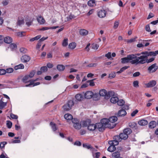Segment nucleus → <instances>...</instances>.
Masks as SVG:
<instances>
[{
    "instance_id": "obj_56",
    "label": "nucleus",
    "mask_w": 158,
    "mask_h": 158,
    "mask_svg": "<svg viewBox=\"0 0 158 158\" xmlns=\"http://www.w3.org/2000/svg\"><path fill=\"white\" fill-rule=\"evenodd\" d=\"M35 72L34 71H32L30 72L29 75H28L29 76V77L32 78V77L35 74Z\"/></svg>"
},
{
    "instance_id": "obj_53",
    "label": "nucleus",
    "mask_w": 158,
    "mask_h": 158,
    "mask_svg": "<svg viewBox=\"0 0 158 158\" xmlns=\"http://www.w3.org/2000/svg\"><path fill=\"white\" fill-rule=\"evenodd\" d=\"M133 86L135 87H138L139 85V81H135L133 82Z\"/></svg>"
},
{
    "instance_id": "obj_43",
    "label": "nucleus",
    "mask_w": 158,
    "mask_h": 158,
    "mask_svg": "<svg viewBox=\"0 0 158 158\" xmlns=\"http://www.w3.org/2000/svg\"><path fill=\"white\" fill-rule=\"evenodd\" d=\"M117 104L119 106H123L125 103V102L122 99L118 100L117 101Z\"/></svg>"
},
{
    "instance_id": "obj_33",
    "label": "nucleus",
    "mask_w": 158,
    "mask_h": 158,
    "mask_svg": "<svg viewBox=\"0 0 158 158\" xmlns=\"http://www.w3.org/2000/svg\"><path fill=\"white\" fill-rule=\"evenodd\" d=\"M50 125L51 126L52 130L54 131H55L56 130L57 128L56 127V125L55 123H54L52 122H51L50 123Z\"/></svg>"
},
{
    "instance_id": "obj_46",
    "label": "nucleus",
    "mask_w": 158,
    "mask_h": 158,
    "mask_svg": "<svg viewBox=\"0 0 158 158\" xmlns=\"http://www.w3.org/2000/svg\"><path fill=\"white\" fill-rule=\"evenodd\" d=\"M113 140H114L115 141H117L118 142L121 141V140L119 135L114 136L113 137Z\"/></svg>"
},
{
    "instance_id": "obj_45",
    "label": "nucleus",
    "mask_w": 158,
    "mask_h": 158,
    "mask_svg": "<svg viewBox=\"0 0 158 158\" xmlns=\"http://www.w3.org/2000/svg\"><path fill=\"white\" fill-rule=\"evenodd\" d=\"M6 125L7 127L10 129V128L12 125V123L10 121L8 120L6 121Z\"/></svg>"
},
{
    "instance_id": "obj_38",
    "label": "nucleus",
    "mask_w": 158,
    "mask_h": 158,
    "mask_svg": "<svg viewBox=\"0 0 158 158\" xmlns=\"http://www.w3.org/2000/svg\"><path fill=\"white\" fill-rule=\"evenodd\" d=\"M73 127L76 129H80L81 127V124L79 123L73 124Z\"/></svg>"
},
{
    "instance_id": "obj_4",
    "label": "nucleus",
    "mask_w": 158,
    "mask_h": 158,
    "mask_svg": "<svg viewBox=\"0 0 158 158\" xmlns=\"http://www.w3.org/2000/svg\"><path fill=\"white\" fill-rule=\"evenodd\" d=\"M135 58V56L134 55H128L127 57H124L121 59V63L122 64H126L129 62L130 63V61Z\"/></svg>"
},
{
    "instance_id": "obj_23",
    "label": "nucleus",
    "mask_w": 158,
    "mask_h": 158,
    "mask_svg": "<svg viewBox=\"0 0 158 158\" xmlns=\"http://www.w3.org/2000/svg\"><path fill=\"white\" fill-rule=\"evenodd\" d=\"M88 31L84 29H82L80 30L79 33L82 36H85L88 34Z\"/></svg>"
},
{
    "instance_id": "obj_34",
    "label": "nucleus",
    "mask_w": 158,
    "mask_h": 158,
    "mask_svg": "<svg viewBox=\"0 0 158 158\" xmlns=\"http://www.w3.org/2000/svg\"><path fill=\"white\" fill-rule=\"evenodd\" d=\"M24 68V65L22 64H21L15 66L14 69L15 70H17L20 69H23Z\"/></svg>"
},
{
    "instance_id": "obj_2",
    "label": "nucleus",
    "mask_w": 158,
    "mask_h": 158,
    "mask_svg": "<svg viewBox=\"0 0 158 158\" xmlns=\"http://www.w3.org/2000/svg\"><path fill=\"white\" fill-rule=\"evenodd\" d=\"M114 92L112 91H109L107 92L105 89H102L100 90L99 94L100 96H105L106 99H108L110 98V96L113 94Z\"/></svg>"
},
{
    "instance_id": "obj_35",
    "label": "nucleus",
    "mask_w": 158,
    "mask_h": 158,
    "mask_svg": "<svg viewBox=\"0 0 158 158\" xmlns=\"http://www.w3.org/2000/svg\"><path fill=\"white\" fill-rule=\"evenodd\" d=\"M29 78V77L28 75H26L23 77L22 79V81L24 83H26L28 81L27 80H28Z\"/></svg>"
},
{
    "instance_id": "obj_31",
    "label": "nucleus",
    "mask_w": 158,
    "mask_h": 158,
    "mask_svg": "<svg viewBox=\"0 0 158 158\" xmlns=\"http://www.w3.org/2000/svg\"><path fill=\"white\" fill-rule=\"evenodd\" d=\"M118 99V98L117 97H113L110 99V101L112 103H115L117 102Z\"/></svg>"
},
{
    "instance_id": "obj_61",
    "label": "nucleus",
    "mask_w": 158,
    "mask_h": 158,
    "mask_svg": "<svg viewBox=\"0 0 158 158\" xmlns=\"http://www.w3.org/2000/svg\"><path fill=\"white\" fill-rule=\"evenodd\" d=\"M7 142H1L0 144V147L1 148H3L4 147L5 145L6 144Z\"/></svg>"
},
{
    "instance_id": "obj_11",
    "label": "nucleus",
    "mask_w": 158,
    "mask_h": 158,
    "mask_svg": "<svg viewBox=\"0 0 158 158\" xmlns=\"http://www.w3.org/2000/svg\"><path fill=\"white\" fill-rule=\"evenodd\" d=\"M141 53H137V54H131V55H134L135 56V58H134L133 60H131V61H130V63H131V64H140V63H134V61L135 60H137V59H138L139 60V61H140V59H138V58L140 56H139V57H137V56H139L140 55H141Z\"/></svg>"
},
{
    "instance_id": "obj_20",
    "label": "nucleus",
    "mask_w": 158,
    "mask_h": 158,
    "mask_svg": "<svg viewBox=\"0 0 158 158\" xmlns=\"http://www.w3.org/2000/svg\"><path fill=\"white\" fill-rule=\"evenodd\" d=\"M119 136L121 140H126L127 139L128 137V136H127V135H126L123 131V133H122L120 134Z\"/></svg>"
},
{
    "instance_id": "obj_29",
    "label": "nucleus",
    "mask_w": 158,
    "mask_h": 158,
    "mask_svg": "<svg viewBox=\"0 0 158 158\" xmlns=\"http://www.w3.org/2000/svg\"><path fill=\"white\" fill-rule=\"evenodd\" d=\"M64 118L67 120H72L73 118V116L70 114H66L64 115Z\"/></svg>"
},
{
    "instance_id": "obj_58",
    "label": "nucleus",
    "mask_w": 158,
    "mask_h": 158,
    "mask_svg": "<svg viewBox=\"0 0 158 158\" xmlns=\"http://www.w3.org/2000/svg\"><path fill=\"white\" fill-rule=\"evenodd\" d=\"M145 29L146 31L148 32H151V30L149 26V24L147 25L145 27Z\"/></svg>"
},
{
    "instance_id": "obj_5",
    "label": "nucleus",
    "mask_w": 158,
    "mask_h": 158,
    "mask_svg": "<svg viewBox=\"0 0 158 158\" xmlns=\"http://www.w3.org/2000/svg\"><path fill=\"white\" fill-rule=\"evenodd\" d=\"M101 122L105 126L106 128H109L110 129L113 128L114 125H111L110 123L109 119L106 118H104L101 119Z\"/></svg>"
},
{
    "instance_id": "obj_28",
    "label": "nucleus",
    "mask_w": 158,
    "mask_h": 158,
    "mask_svg": "<svg viewBox=\"0 0 158 158\" xmlns=\"http://www.w3.org/2000/svg\"><path fill=\"white\" fill-rule=\"evenodd\" d=\"M123 132L125 133L128 136L132 132V130L129 128H127L123 130Z\"/></svg>"
},
{
    "instance_id": "obj_6",
    "label": "nucleus",
    "mask_w": 158,
    "mask_h": 158,
    "mask_svg": "<svg viewBox=\"0 0 158 158\" xmlns=\"http://www.w3.org/2000/svg\"><path fill=\"white\" fill-rule=\"evenodd\" d=\"M158 69V66L156 63H154L149 67L148 70L149 73H152L155 72Z\"/></svg>"
},
{
    "instance_id": "obj_18",
    "label": "nucleus",
    "mask_w": 158,
    "mask_h": 158,
    "mask_svg": "<svg viewBox=\"0 0 158 158\" xmlns=\"http://www.w3.org/2000/svg\"><path fill=\"white\" fill-rule=\"evenodd\" d=\"M4 42L6 43L10 44L12 42V39L10 36H6L4 38Z\"/></svg>"
},
{
    "instance_id": "obj_30",
    "label": "nucleus",
    "mask_w": 158,
    "mask_h": 158,
    "mask_svg": "<svg viewBox=\"0 0 158 158\" xmlns=\"http://www.w3.org/2000/svg\"><path fill=\"white\" fill-rule=\"evenodd\" d=\"M116 149V148L115 146L114 145H110V146L108 148L107 150L108 151L110 152H112L114 151Z\"/></svg>"
},
{
    "instance_id": "obj_7",
    "label": "nucleus",
    "mask_w": 158,
    "mask_h": 158,
    "mask_svg": "<svg viewBox=\"0 0 158 158\" xmlns=\"http://www.w3.org/2000/svg\"><path fill=\"white\" fill-rule=\"evenodd\" d=\"M98 16L100 18L105 17L106 15V11L104 10H101L97 12Z\"/></svg>"
},
{
    "instance_id": "obj_14",
    "label": "nucleus",
    "mask_w": 158,
    "mask_h": 158,
    "mask_svg": "<svg viewBox=\"0 0 158 158\" xmlns=\"http://www.w3.org/2000/svg\"><path fill=\"white\" fill-rule=\"evenodd\" d=\"M117 119V117L115 116H111L109 119L110 123V124H111L112 126L114 125L113 124L114 123L116 122Z\"/></svg>"
},
{
    "instance_id": "obj_15",
    "label": "nucleus",
    "mask_w": 158,
    "mask_h": 158,
    "mask_svg": "<svg viewBox=\"0 0 158 158\" xmlns=\"http://www.w3.org/2000/svg\"><path fill=\"white\" fill-rule=\"evenodd\" d=\"M127 114V112L124 110H121L118 112L117 114H116L117 116H124Z\"/></svg>"
},
{
    "instance_id": "obj_1",
    "label": "nucleus",
    "mask_w": 158,
    "mask_h": 158,
    "mask_svg": "<svg viewBox=\"0 0 158 158\" xmlns=\"http://www.w3.org/2000/svg\"><path fill=\"white\" fill-rule=\"evenodd\" d=\"M148 56H141L139 57L138 58V59H140V61H139V60H136L134 61V63H140V64H144L146 63H148L153 61L155 59V57H152L149 59H148Z\"/></svg>"
},
{
    "instance_id": "obj_42",
    "label": "nucleus",
    "mask_w": 158,
    "mask_h": 158,
    "mask_svg": "<svg viewBox=\"0 0 158 158\" xmlns=\"http://www.w3.org/2000/svg\"><path fill=\"white\" fill-rule=\"evenodd\" d=\"M129 67V66H125L124 67H122V68H121L120 70L118 71L117 73H121L122 72H123L124 70L127 69Z\"/></svg>"
},
{
    "instance_id": "obj_44",
    "label": "nucleus",
    "mask_w": 158,
    "mask_h": 158,
    "mask_svg": "<svg viewBox=\"0 0 158 158\" xmlns=\"http://www.w3.org/2000/svg\"><path fill=\"white\" fill-rule=\"evenodd\" d=\"M68 39L67 38L64 39L62 43V46L64 47H66L68 44Z\"/></svg>"
},
{
    "instance_id": "obj_26",
    "label": "nucleus",
    "mask_w": 158,
    "mask_h": 158,
    "mask_svg": "<svg viewBox=\"0 0 158 158\" xmlns=\"http://www.w3.org/2000/svg\"><path fill=\"white\" fill-rule=\"evenodd\" d=\"M83 94H78L76 95L75 97L76 99L78 101H81L82 99L83 98Z\"/></svg>"
},
{
    "instance_id": "obj_21",
    "label": "nucleus",
    "mask_w": 158,
    "mask_h": 158,
    "mask_svg": "<svg viewBox=\"0 0 158 158\" xmlns=\"http://www.w3.org/2000/svg\"><path fill=\"white\" fill-rule=\"evenodd\" d=\"M87 128L88 130L90 131H94L96 129V126L95 124L90 123L88 126Z\"/></svg>"
},
{
    "instance_id": "obj_12",
    "label": "nucleus",
    "mask_w": 158,
    "mask_h": 158,
    "mask_svg": "<svg viewBox=\"0 0 158 158\" xmlns=\"http://www.w3.org/2000/svg\"><path fill=\"white\" fill-rule=\"evenodd\" d=\"M156 84V82L155 80H152L150 81L148 83L146 84V87L148 88L154 87Z\"/></svg>"
},
{
    "instance_id": "obj_9",
    "label": "nucleus",
    "mask_w": 158,
    "mask_h": 158,
    "mask_svg": "<svg viewBox=\"0 0 158 158\" xmlns=\"http://www.w3.org/2000/svg\"><path fill=\"white\" fill-rule=\"evenodd\" d=\"M83 94L85 98L88 99L91 98L94 95L93 92L91 91H87L85 94L83 93Z\"/></svg>"
},
{
    "instance_id": "obj_41",
    "label": "nucleus",
    "mask_w": 158,
    "mask_h": 158,
    "mask_svg": "<svg viewBox=\"0 0 158 158\" xmlns=\"http://www.w3.org/2000/svg\"><path fill=\"white\" fill-rule=\"evenodd\" d=\"M41 37V35H37L35 37L31 39L30 40V41L31 42H33L35 40H37L40 39Z\"/></svg>"
},
{
    "instance_id": "obj_64",
    "label": "nucleus",
    "mask_w": 158,
    "mask_h": 158,
    "mask_svg": "<svg viewBox=\"0 0 158 158\" xmlns=\"http://www.w3.org/2000/svg\"><path fill=\"white\" fill-rule=\"evenodd\" d=\"M19 50L21 52L23 53H25L26 52V49L24 48H20L19 49Z\"/></svg>"
},
{
    "instance_id": "obj_22",
    "label": "nucleus",
    "mask_w": 158,
    "mask_h": 158,
    "mask_svg": "<svg viewBox=\"0 0 158 158\" xmlns=\"http://www.w3.org/2000/svg\"><path fill=\"white\" fill-rule=\"evenodd\" d=\"M148 122L147 120L144 119H142L139 120L138 123L139 125L141 126H145L148 124Z\"/></svg>"
},
{
    "instance_id": "obj_55",
    "label": "nucleus",
    "mask_w": 158,
    "mask_h": 158,
    "mask_svg": "<svg viewBox=\"0 0 158 158\" xmlns=\"http://www.w3.org/2000/svg\"><path fill=\"white\" fill-rule=\"evenodd\" d=\"M99 47V45L96 44H93L92 45V48L94 49H98Z\"/></svg>"
},
{
    "instance_id": "obj_10",
    "label": "nucleus",
    "mask_w": 158,
    "mask_h": 158,
    "mask_svg": "<svg viewBox=\"0 0 158 158\" xmlns=\"http://www.w3.org/2000/svg\"><path fill=\"white\" fill-rule=\"evenodd\" d=\"M118 150L116 152H114L112 154V156L114 158H117L120 157V151L122 150V148L121 147L117 148Z\"/></svg>"
},
{
    "instance_id": "obj_52",
    "label": "nucleus",
    "mask_w": 158,
    "mask_h": 158,
    "mask_svg": "<svg viewBox=\"0 0 158 158\" xmlns=\"http://www.w3.org/2000/svg\"><path fill=\"white\" fill-rule=\"evenodd\" d=\"M10 48L12 49H15L17 48V45L15 44H11L10 45Z\"/></svg>"
},
{
    "instance_id": "obj_48",
    "label": "nucleus",
    "mask_w": 158,
    "mask_h": 158,
    "mask_svg": "<svg viewBox=\"0 0 158 158\" xmlns=\"http://www.w3.org/2000/svg\"><path fill=\"white\" fill-rule=\"evenodd\" d=\"M72 121L73 124L79 123V121L77 118H73Z\"/></svg>"
},
{
    "instance_id": "obj_13",
    "label": "nucleus",
    "mask_w": 158,
    "mask_h": 158,
    "mask_svg": "<svg viewBox=\"0 0 158 158\" xmlns=\"http://www.w3.org/2000/svg\"><path fill=\"white\" fill-rule=\"evenodd\" d=\"M31 59V57L27 55H24L21 58L22 61L23 62H27L29 61Z\"/></svg>"
},
{
    "instance_id": "obj_57",
    "label": "nucleus",
    "mask_w": 158,
    "mask_h": 158,
    "mask_svg": "<svg viewBox=\"0 0 158 158\" xmlns=\"http://www.w3.org/2000/svg\"><path fill=\"white\" fill-rule=\"evenodd\" d=\"M40 69L42 72H46L47 71L48 68L46 66H43Z\"/></svg>"
},
{
    "instance_id": "obj_60",
    "label": "nucleus",
    "mask_w": 158,
    "mask_h": 158,
    "mask_svg": "<svg viewBox=\"0 0 158 158\" xmlns=\"http://www.w3.org/2000/svg\"><path fill=\"white\" fill-rule=\"evenodd\" d=\"M115 77V74L114 73H111L109 74V77L110 78H112Z\"/></svg>"
},
{
    "instance_id": "obj_47",
    "label": "nucleus",
    "mask_w": 158,
    "mask_h": 158,
    "mask_svg": "<svg viewBox=\"0 0 158 158\" xmlns=\"http://www.w3.org/2000/svg\"><path fill=\"white\" fill-rule=\"evenodd\" d=\"M5 70L6 71V73H12L13 72L14 69L12 68H9L6 69Z\"/></svg>"
},
{
    "instance_id": "obj_39",
    "label": "nucleus",
    "mask_w": 158,
    "mask_h": 158,
    "mask_svg": "<svg viewBox=\"0 0 158 158\" xmlns=\"http://www.w3.org/2000/svg\"><path fill=\"white\" fill-rule=\"evenodd\" d=\"M6 105V103L2 101V100H0V109H2Z\"/></svg>"
},
{
    "instance_id": "obj_3",
    "label": "nucleus",
    "mask_w": 158,
    "mask_h": 158,
    "mask_svg": "<svg viewBox=\"0 0 158 158\" xmlns=\"http://www.w3.org/2000/svg\"><path fill=\"white\" fill-rule=\"evenodd\" d=\"M74 99L69 100L66 104L63 106V108L65 111H68L71 109L74 104Z\"/></svg>"
},
{
    "instance_id": "obj_49",
    "label": "nucleus",
    "mask_w": 158,
    "mask_h": 158,
    "mask_svg": "<svg viewBox=\"0 0 158 158\" xmlns=\"http://www.w3.org/2000/svg\"><path fill=\"white\" fill-rule=\"evenodd\" d=\"M40 84V82H36V83H34V82H31L28 85H26V87H28V86H30V85H33V86H36V85H39Z\"/></svg>"
},
{
    "instance_id": "obj_8",
    "label": "nucleus",
    "mask_w": 158,
    "mask_h": 158,
    "mask_svg": "<svg viewBox=\"0 0 158 158\" xmlns=\"http://www.w3.org/2000/svg\"><path fill=\"white\" fill-rule=\"evenodd\" d=\"M95 125L96 126V128L98 129L100 131H103L106 128L101 122L97 123Z\"/></svg>"
},
{
    "instance_id": "obj_37",
    "label": "nucleus",
    "mask_w": 158,
    "mask_h": 158,
    "mask_svg": "<svg viewBox=\"0 0 158 158\" xmlns=\"http://www.w3.org/2000/svg\"><path fill=\"white\" fill-rule=\"evenodd\" d=\"M88 5L90 6H93L95 4V1L94 0H90L88 2Z\"/></svg>"
},
{
    "instance_id": "obj_16",
    "label": "nucleus",
    "mask_w": 158,
    "mask_h": 158,
    "mask_svg": "<svg viewBox=\"0 0 158 158\" xmlns=\"http://www.w3.org/2000/svg\"><path fill=\"white\" fill-rule=\"evenodd\" d=\"M82 124L83 127L88 126L91 123V121L90 119H88L86 120L83 121L82 122H81Z\"/></svg>"
},
{
    "instance_id": "obj_59",
    "label": "nucleus",
    "mask_w": 158,
    "mask_h": 158,
    "mask_svg": "<svg viewBox=\"0 0 158 158\" xmlns=\"http://www.w3.org/2000/svg\"><path fill=\"white\" fill-rule=\"evenodd\" d=\"M6 73V71L4 69H0V75H3Z\"/></svg>"
},
{
    "instance_id": "obj_24",
    "label": "nucleus",
    "mask_w": 158,
    "mask_h": 158,
    "mask_svg": "<svg viewBox=\"0 0 158 158\" xmlns=\"http://www.w3.org/2000/svg\"><path fill=\"white\" fill-rule=\"evenodd\" d=\"M83 145L84 148H86L88 149H90L92 151L95 150V149L93 148L90 144H88L87 143H83Z\"/></svg>"
},
{
    "instance_id": "obj_36",
    "label": "nucleus",
    "mask_w": 158,
    "mask_h": 158,
    "mask_svg": "<svg viewBox=\"0 0 158 158\" xmlns=\"http://www.w3.org/2000/svg\"><path fill=\"white\" fill-rule=\"evenodd\" d=\"M24 23V19L21 18V19L18 18L17 22V25L20 26L21 25L23 24Z\"/></svg>"
},
{
    "instance_id": "obj_17",
    "label": "nucleus",
    "mask_w": 158,
    "mask_h": 158,
    "mask_svg": "<svg viewBox=\"0 0 158 158\" xmlns=\"http://www.w3.org/2000/svg\"><path fill=\"white\" fill-rule=\"evenodd\" d=\"M37 20L38 23L41 24H44L45 22L44 19L41 16H38Z\"/></svg>"
},
{
    "instance_id": "obj_51",
    "label": "nucleus",
    "mask_w": 158,
    "mask_h": 158,
    "mask_svg": "<svg viewBox=\"0 0 158 158\" xmlns=\"http://www.w3.org/2000/svg\"><path fill=\"white\" fill-rule=\"evenodd\" d=\"M95 79H94L90 80H89L87 81V82L88 83H89V85L90 86H94L95 85V84L94 83V82L93 81Z\"/></svg>"
},
{
    "instance_id": "obj_63",
    "label": "nucleus",
    "mask_w": 158,
    "mask_h": 158,
    "mask_svg": "<svg viewBox=\"0 0 158 158\" xmlns=\"http://www.w3.org/2000/svg\"><path fill=\"white\" fill-rule=\"evenodd\" d=\"M138 112V110H136L134 111L131 114V115L132 117L134 116Z\"/></svg>"
},
{
    "instance_id": "obj_50",
    "label": "nucleus",
    "mask_w": 158,
    "mask_h": 158,
    "mask_svg": "<svg viewBox=\"0 0 158 158\" xmlns=\"http://www.w3.org/2000/svg\"><path fill=\"white\" fill-rule=\"evenodd\" d=\"M149 56H156V51L155 52H148V54L146 56L148 57Z\"/></svg>"
},
{
    "instance_id": "obj_54",
    "label": "nucleus",
    "mask_w": 158,
    "mask_h": 158,
    "mask_svg": "<svg viewBox=\"0 0 158 158\" xmlns=\"http://www.w3.org/2000/svg\"><path fill=\"white\" fill-rule=\"evenodd\" d=\"M119 24V22L118 21H116L114 22V28L115 29L117 28L118 27V26Z\"/></svg>"
},
{
    "instance_id": "obj_25",
    "label": "nucleus",
    "mask_w": 158,
    "mask_h": 158,
    "mask_svg": "<svg viewBox=\"0 0 158 158\" xmlns=\"http://www.w3.org/2000/svg\"><path fill=\"white\" fill-rule=\"evenodd\" d=\"M57 70L60 72L63 71L65 69V66L62 64H58L56 67Z\"/></svg>"
},
{
    "instance_id": "obj_40",
    "label": "nucleus",
    "mask_w": 158,
    "mask_h": 158,
    "mask_svg": "<svg viewBox=\"0 0 158 158\" xmlns=\"http://www.w3.org/2000/svg\"><path fill=\"white\" fill-rule=\"evenodd\" d=\"M76 44L75 43L72 42L69 44V48L71 49H74L76 47Z\"/></svg>"
},
{
    "instance_id": "obj_27",
    "label": "nucleus",
    "mask_w": 158,
    "mask_h": 158,
    "mask_svg": "<svg viewBox=\"0 0 158 158\" xmlns=\"http://www.w3.org/2000/svg\"><path fill=\"white\" fill-rule=\"evenodd\" d=\"M156 123L155 121H151L149 123V127L150 128H155L156 126Z\"/></svg>"
},
{
    "instance_id": "obj_19",
    "label": "nucleus",
    "mask_w": 158,
    "mask_h": 158,
    "mask_svg": "<svg viewBox=\"0 0 158 158\" xmlns=\"http://www.w3.org/2000/svg\"><path fill=\"white\" fill-rule=\"evenodd\" d=\"M129 126L131 128H134L135 129H137L138 128L137 124L135 122H130L129 123Z\"/></svg>"
},
{
    "instance_id": "obj_62",
    "label": "nucleus",
    "mask_w": 158,
    "mask_h": 158,
    "mask_svg": "<svg viewBox=\"0 0 158 158\" xmlns=\"http://www.w3.org/2000/svg\"><path fill=\"white\" fill-rule=\"evenodd\" d=\"M10 117L12 119H17L18 117L17 115L13 114H11Z\"/></svg>"
},
{
    "instance_id": "obj_32",
    "label": "nucleus",
    "mask_w": 158,
    "mask_h": 158,
    "mask_svg": "<svg viewBox=\"0 0 158 158\" xmlns=\"http://www.w3.org/2000/svg\"><path fill=\"white\" fill-rule=\"evenodd\" d=\"M108 143L110 145H114L115 146V145H118L119 143V142L117 141H115L113 140L109 141L108 142Z\"/></svg>"
}]
</instances>
